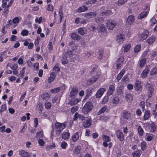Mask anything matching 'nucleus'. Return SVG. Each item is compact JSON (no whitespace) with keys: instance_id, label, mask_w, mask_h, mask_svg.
Masks as SVG:
<instances>
[{"instance_id":"f257e3e1","label":"nucleus","mask_w":157,"mask_h":157,"mask_svg":"<svg viewBox=\"0 0 157 157\" xmlns=\"http://www.w3.org/2000/svg\"><path fill=\"white\" fill-rule=\"evenodd\" d=\"M66 124V122L60 123L57 122L55 124L54 129L56 131L57 136H58L59 135L60 132L65 128Z\"/></svg>"},{"instance_id":"f03ea898","label":"nucleus","mask_w":157,"mask_h":157,"mask_svg":"<svg viewBox=\"0 0 157 157\" xmlns=\"http://www.w3.org/2000/svg\"><path fill=\"white\" fill-rule=\"evenodd\" d=\"M93 107L91 102H86L82 108V112L85 114H87L92 109Z\"/></svg>"},{"instance_id":"7ed1b4c3","label":"nucleus","mask_w":157,"mask_h":157,"mask_svg":"<svg viewBox=\"0 0 157 157\" xmlns=\"http://www.w3.org/2000/svg\"><path fill=\"white\" fill-rule=\"evenodd\" d=\"M147 89V94L148 98H151L154 92L153 87L152 85L147 83L146 85Z\"/></svg>"},{"instance_id":"20e7f679","label":"nucleus","mask_w":157,"mask_h":157,"mask_svg":"<svg viewBox=\"0 0 157 157\" xmlns=\"http://www.w3.org/2000/svg\"><path fill=\"white\" fill-rule=\"evenodd\" d=\"M149 32L147 30H144L142 33H140L138 35V38L140 40H145L148 36Z\"/></svg>"},{"instance_id":"39448f33","label":"nucleus","mask_w":157,"mask_h":157,"mask_svg":"<svg viewBox=\"0 0 157 157\" xmlns=\"http://www.w3.org/2000/svg\"><path fill=\"white\" fill-rule=\"evenodd\" d=\"M116 25V22L112 20L108 21L106 24V27L109 30H112L115 27Z\"/></svg>"},{"instance_id":"423d86ee","label":"nucleus","mask_w":157,"mask_h":157,"mask_svg":"<svg viewBox=\"0 0 157 157\" xmlns=\"http://www.w3.org/2000/svg\"><path fill=\"white\" fill-rule=\"evenodd\" d=\"M72 54V52L70 51H68L66 53L65 55L66 56H65V57H63V58L62 61L63 64H65L67 63H68V58H69V57L71 56Z\"/></svg>"},{"instance_id":"0eeeda50","label":"nucleus","mask_w":157,"mask_h":157,"mask_svg":"<svg viewBox=\"0 0 157 157\" xmlns=\"http://www.w3.org/2000/svg\"><path fill=\"white\" fill-rule=\"evenodd\" d=\"M135 19L134 16L132 15H129L126 19V24L127 25H132L135 22Z\"/></svg>"},{"instance_id":"6e6552de","label":"nucleus","mask_w":157,"mask_h":157,"mask_svg":"<svg viewBox=\"0 0 157 157\" xmlns=\"http://www.w3.org/2000/svg\"><path fill=\"white\" fill-rule=\"evenodd\" d=\"M124 36L123 34H120L116 36V42L119 44H122L124 40Z\"/></svg>"},{"instance_id":"1a4fd4ad","label":"nucleus","mask_w":157,"mask_h":157,"mask_svg":"<svg viewBox=\"0 0 157 157\" xmlns=\"http://www.w3.org/2000/svg\"><path fill=\"white\" fill-rule=\"evenodd\" d=\"M97 30L99 32L101 33H106V29L103 24H100L99 25L97 28Z\"/></svg>"},{"instance_id":"9d476101","label":"nucleus","mask_w":157,"mask_h":157,"mask_svg":"<svg viewBox=\"0 0 157 157\" xmlns=\"http://www.w3.org/2000/svg\"><path fill=\"white\" fill-rule=\"evenodd\" d=\"M19 154L21 157H31L29 153L23 150L19 151Z\"/></svg>"},{"instance_id":"9b49d317","label":"nucleus","mask_w":157,"mask_h":157,"mask_svg":"<svg viewBox=\"0 0 157 157\" xmlns=\"http://www.w3.org/2000/svg\"><path fill=\"white\" fill-rule=\"evenodd\" d=\"M81 133H79L78 132L74 133L71 137L72 140L74 142H76L79 138L81 136Z\"/></svg>"},{"instance_id":"f8f14e48","label":"nucleus","mask_w":157,"mask_h":157,"mask_svg":"<svg viewBox=\"0 0 157 157\" xmlns=\"http://www.w3.org/2000/svg\"><path fill=\"white\" fill-rule=\"evenodd\" d=\"M147 59L145 57H141L139 59V65L140 68L143 67L146 63Z\"/></svg>"},{"instance_id":"ddd939ff","label":"nucleus","mask_w":157,"mask_h":157,"mask_svg":"<svg viewBox=\"0 0 157 157\" xmlns=\"http://www.w3.org/2000/svg\"><path fill=\"white\" fill-rule=\"evenodd\" d=\"M91 121L90 118L85 120L83 123V126L86 128L89 127L91 124Z\"/></svg>"},{"instance_id":"4468645a","label":"nucleus","mask_w":157,"mask_h":157,"mask_svg":"<svg viewBox=\"0 0 157 157\" xmlns=\"http://www.w3.org/2000/svg\"><path fill=\"white\" fill-rule=\"evenodd\" d=\"M102 138L104 140L103 142V145L105 147H106L108 145L107 142L110 141L109 137L108 136L104 135L102 136Z\"/></svg>"},{"instance_id":"2eb2a0df","label":"nucleus","mask_w":157,"mask_h":157,"mask_svg":"<svg viewBox=\"0 0 157 157\" xmlns=\"http://www.w3.org/2000/svg\"><path fill=\"white\" fill-rule=\"evenodd\" d=\"M105 90L104 88H102L98 90L96 94V97L99 98L101 97Z\"/></svg>"},{"instance_id":"dca6fc26","label":"nucleus","mask_w":157,"mask_h":157,"mask_svg":"<svg viewBox=\"0 0 157 157\" xmlns=\"http://www.w3.org/2000/svg\"><path fill=\"white\" fill-rule=\"evenodd\" d=\"M72 99L70 101V104L72 105H75L77 104L80 101L81 99L79 98H71Z\"/></svg>"},{"instance_id":"f3484780","label":"nucleus","mask_w":157,"mask_h":157,"mask_svg":"<svg viewBox=\"0 0 157 157\" xmlns=\"http://www.w3.org/2000/svg\"><path fill=\"white\" fill-rule=\"evenodd\" d=\"M124 59L123 56H121L118 58L117 62V68H119L123 64Z\"/></svg>"},{"instance_id":"a211bd4d","label":"nucleus","mask_w":157,"mask_h":157,"mask_svg":"<svg viewBox=\"0 0 157 157\" xmlns=\"http://www.w3.org/2000/svg\"><path fill=\"white\" fill-rule=\"evenodd\" d=\"M96 13L94 12H90L85 13L84 16L87 18H90L94 17L96 16Z\"/></svg>"},{"instance_id":"6ab92c4d","label":"nucleus","mask_w":157,"mask_h":157,"mask_svg":"<svg viewBox=\"0 0 157 157\" xmlns=\"http://www.w3.org/2000/svg\"><path fill=\"white\" fill-rule=\"evenodd\" d=\"M116 135L118 139L121 141H122L124 140V135L122 133L120 130H117L116 131Z\"/></svg>"},{"instance_id":"aec40b11","label":"nucleus","mask_w":157,"mask_h":157,"mask_svg":"<svg viewBox=\"0 0 157 157\" xmlns=\"http://www.w3.org/2000/svg\"><path fill=\"white\" fill-rule=\"evenodd\" d=\"M98 77V76L92 77L89 81H87L86 84L88 85H90L92 84L97 80Z\"/></svg>"},{"instance_id":"412c9836","label":"nucleus","mask_w":157,"mask_h":157,"mask_svg":"<svg viewBox=\"0 0 157 157\" xmlns=\"http://www.w3.org/2000/svg\"><path fill=\"white\" fill-rule=\"evenodd\" d=\"M71 37L74 40H78L80 39V36L76 33H72L71 35Z\"/></svg>"},{"instance_id":"4be33fe9","label":"nucleus","mask_w":157,"mask_h":157,"mask_svg":"<svg viewBox=\"0 0 157 157\" xmlns=\"http://www.w3.org/2000/svg\"><path fill=\"white\" fill-rule=\"evenodd\" d=\"M148 13V12L147 11H144L141 12L138 16V19H142L144 18L147 15Z\"/></svg>"},{"instance_id":"5701e85b","label":"nucleus","mask_w":157,"mask_h":157,"mask_svg":"<svg viewBox=\"0 0 157 157\" xmlns=\"http://www.w3.org/2000/svg\"><path fill=\"white\" fill-rule=\"evenodd\" d=\"M149 71V70L147 68H146L144 69L141 73L140 76L143 78H145L147 77V74Z\"/></svg>"},{"instance_id":"b1692460","label":"nucleus","mask_w":157,"mask_h":157,"mask_svg":"<svg viewBox=\"0 0 157 157\" xmlns=\"http://www.w3.org/2000/svg\"><path fill=\"white\" fill-rule=\"evenodd\" d=\"M78 90L76 88H74L72 89L71 92L70 96L71 98H73L75 97L77 94Z\"/></svg>"},{"instance_id":"393cba45","label":"nucleus","mask_w":157,"mask_h":157,"mask_svg":"<svg viewBox=\"0 0 157 157\" xmlns=\"http://www.w3.org/2000/svg\"><path fill=\"white\" fill-rule=\"evenodd\" d=\"M156 38L155 36H150L147 40V42L149 44H152L155 40Z\"/></svg>"},{"instance_id":"a878e982","label":"nucleus","mask_w":157,"mask_h":157,"mask_svg":"<svg viewBox=\"0 0 157 157\" xmlns=\"http://www.w3.org/2000/svg\"><path fill=\"white\" fill-rule=\"evenodd\" d=\"M78 33L80 35H83L87 33L86 29V28H80L78 29Z\"/></svg>"},{"instance_id":"bb28decb","label":"nucleus","mask_w":157,"mask_h":157,"mask_svg":"<svg viewBox=\"0 0 157 157\" xmlns=\"http://www.w3.org/2000/svg\"><path fill=\"white\" fill-rule=\"evenodd\" d=\"M56 75L54 74L53 72H51L50 73V75L48 79V82L51 83L55 79Z\"/></svg>"},{"instance_id":"cd10ccee","label":"nucleus","mask_w":157,"mask_h":157,"mask_svg":"<svg viewBox=\"0 0 157 157\" xmlns=\"http://www.w3.org/2000/svg\"><path fill=\"white\" fill-rule=\"evenodd\" d=\"M125 73V70L124 69H122L119 74L118 75L115 80L116 81L118 82L122 78Z\"/></svg>"},{"instance_id":"c85d7f7f","label":"nucleus","mask_w":157,"mask_h":157,"mask_svg":"<svg viewBox=\"0 0 157 157\" xmlns=\"http://www.w3.org/2000/svg\"><path fill=\"white\" fill-rule=\"evenodd\" d=\"M141 83L139 81H136L135 85V89L136 90H138L141 88Z\"/></svg>"},{"instance_id":"c756f323","label":"nucleus","mask_w":157,"mask_h":157,"mask_svg":"<svg viewBox=\"0 0 157 157\" xmlns=\"http://www.w3.org/2000/svg\"><path fill=\"white\" fill-rule=\"evenodd\" d=\"M125 99L128 102H131L133 99V96L130 94H127L125 95Z\"/></svg>"},{"instance_id":"7c9ffc66","label":"nucleus","mask_w":157,"mask_h":157,"mask_svg":"<svg viewBox=\"0 0 157 157\" xmlns=\"http://www.w3.org/2000/svg\"><path fill=\"white\" fill-rule=\"evenodd\" d=\"M87 8L85 6H83L79 7L77 10V11L78 13H81L83 12L86 11L87 10Z\"/></svg>"},{"instance_id":"2f4dec72","label":"nucleus","mask_w":157,"mask_h":157,"mask_svg":"<svg viewBox=\"0 0 157 157\" xmlns=\"http://www.w3.org/2000/svg\"><path fill=\"white\" fill-rule=\"evenodd\" d=\"M141 154V151L140 150H138L134 152L132 155L133 157H140Z\"/></svg>"},{"instance_id":"473e14b6","label":"nucleus","mask_w":157,"mask_h":157,"mask_svg":"<svg viewBox=\"0 0 157 157\" xmlns=\"http://www.w3.org/2000/svg\"><path fill=\"white\" fill-rule=\"evenodd\" d=\"M123 117L126 119H128L131 117L130 112L128 111H124L123 113Z\"/></svg>"},{"instance_id":"72a5a7b5","label":"nucleus","mask_w":157,"mask_h":157,"mask_svg":"<svg viewBox=\"0 0 157 157\" xmlns=\"http://www.w3.org/2000/svg\"><path fill=\"white\" fill-rule=\"evenodd\" d=\"M157 73V67H153L150 71L149 75H154Z\"/></svg>"},{"instance_id":"f704fd0d","label":"nucleus","mask_w":157,"mask_h":157,"mask_svg":"<svg viewBox=\"0 0 157 157\" xmlns=\"http://www.w3.org/2000/svg\"><path fill=\"white\" fill-rule=\"evenodd\" d=\"M115 89V87L113 85H111L109 87L107 93L109 95H111L113 93Z\"/></svg>"},{"instance_id":"c9c22d12","label":"nucleus","mask_w":157,"mask_h":157,"mask_svg":"<svg viewBox=\"0 0 157 157\" xmlns=\"http://www.w3.org/2000/svg\"><path fill=\"white\" fill-rule=\"evenodd\" d=\"M150 115V111H145L144 116V120L146 121Z\"/></svg>"},{"instance_id":"e433bc0d","label":"nucleus","mask_w":157,"mask_h":157,"mask_svg":"<svg viewBox=\"0 0 157 157\" xmlns=\"http://www.w3.org/2000/svg\"><path fill=\"white\" fill-rule=\"evenodd\" d=\"M107 109V107L105 105L104 106L102 107L99 110L98 112V115L104 113Z\"/></svg>"},{"instance_id":"4c0bfd02","label":"nucleus","mask_w":157,"mask_h":157,"mask_svg":"<svg viewBox=\"0 0 157 157\" xmlns=\"http://www.w3.org/2000/svg\"><path fill=\"white\" fill-rule=\"evenodd\" d=\"M70 133L68 132H64L62 135V138L65 140L68 139L70 137Z\"/></svg>"},{"instance_id":"58836bf2","label":"nucleus","mask_w":157,"mask_h":157,"mask_svg":"<svg viewBox=\"0 0 157 157\" xmlns=\"http://www.w3.org/2000/svg\"><path fill=\"white\" fill-rule=\"evenodd\" d=\"M52 70L53 71L51 72H53L54 74L56 75V73L60 71V69L58 66V65H56L53 67Z\"/></svg>"},{"instance_id":"ea45409f","label":"nucleus","mask_w":157,"mask_h":157,"mask_svg":"<svg viewBox=\"0 0 157 157\" xmlns=\"http://www.w3.org/2000/svg\"><path fill=\"white\" fill-rule=\"evenodd\" d=\"M124 47V52H128L129 50H130L131 48V45L129 44H126Z\"/></svg>"},{"instance_id":"a19ab883","label":"nucleus","mask_w":157,"mask_h":157,"mask_svg":"<svg viewBox=\"0 0 157 157\" xmlns=\"http://www.w3.org/2000/svg\"><path fill=\"white\" fill-rule=\"evenodd\" d=\"M119 101V99L118 97H115L113 98L111 100L112 103L113 104L116 105L118 104Z\"/></svg>"},{"instance_id":"79ce46f5","label":"nucleus","mask_w":157,"mask_h":157,"mask_svg":"<svg viewBox=\"0 0 157 157\" xmlns=\"http://www.w3.org/2000/svg\"><path fill=\"white\" fill-rule=\"evenodd\" d=\"M138 133L139 135L142 136L143 135L144 133V130L141 126H139L137 128Z\"/></svg>"},{"instance_id":"37998d69","label":"nucleus","mask_w":157,"mask_h":157,"mask_svg":"<svg viewBox=\"0 0 157 157\" xmlns=\"http://www.w3.org/2000/svg\"><path fill=\"white\" fill-rule=\"evenodd\" d=\"M112 14V12L110 10L103 11L101 13V15L102 16L105 15H109Z\"/></svg>"},{"instance_id":"c03bdc74","label":"nucleus","mask_w":157,"mask_h":157,"mask_svg":"<svg viewBox=\"0 0 157 157\" xmlns=\"http://www.w3.org/2000/svg\"><path fill=\"white\" fill-rule=\"evenodd\" d=\"M29 33V32L27 30L23 29L22 31L21 34L23 36H26L28 35Z\"/></svg>"},{"instance_id":"a18cd8bd","label":"nucleus","mask_w":157,"mask_h":157,"mask_svg":"<svg viewBox=\"0 0 157 157\" xmlns=\"http://www.w3.org/2000/svg\"><path fill=\"white\" fill-rule=\"evenodd\" d=\"M36 137L37 138L41 139L42 138L43 139L44 137L43 134V132L42 131H40L39 132H37L36 133Z\"/></svg>"},{"instance_id":"49530a36","label":"nucleus","mask_w":157,"mask_h":157,"mask_svg":"<svg viewBox=\"0 0 157 157\" xmlns=\"http://www.w3.org/2000/svg\"><path fill=\"white\" fill-rule=\"evenodd\" d=\"M157 22V21L154 17H152L150 20V24L151 26H152Z\"/></svg>"},{"instance_id":"de8ad7c7","label":"nucleus","mask_w":157,"mask_h":157,"mask_svg":"<svg viewBox=\"0 0 157 157\" xmlns=\"http://www.w3.org/2000/svg\"><path fill=\"white\" fill-rule=\"evenodd\" d=\"M133 140H132V142L136 144H139V140L137 136H134L133 138Z\"/></svg>"},{"instance_id":"09e8293b","label":"nucleus","mask_w":157,"mask_h":157,"mask_svg":"<svg viewBox=\"0 0 157 157\" xmlns=\"http://www.w3.org/2000/svg\"><path fill=\"white\" fill-rule=\"evenodd\" d=\"M13 2V0H10V1L9 2V3L8 5L5 8V10L4 11L5 13H7L8 12V8L10 6L12 5V4Z\"/></svg>"},{"instance_id":"8fccbe9b","label":"nucleus","mask_w":157,"mask_h":157,"mask_svg":"<svg viewBox=\"0 0 157 157\" xmlns=\"http://www.w3.org/2000/svg\"><path fill=\"white\" fill-rule=\"evenodd\" d=\"M141 149L144 151L146 149V143L144 141H143L141 144Z\"/></svg>"},{"instance_id":"3c124183","label":"nucleus","mask_w":157,"mask_h":157,"mask_svg":"<svg viewBox=\"0 0 157 157\" xmlns=\"http://www.w3.org/2000/svg\"><path fill=\"white\" fill-rule=\"evenodd\" d=\"M104 20V18L101 17H98L95 18V20L98 23L103 21Z\"/></svg>"},{"instance_id":"603ef678","label":"nucleus","mask_w":157,"mask_h":157,"mask_svg":"<svg viewBox=\"0 0 157 157\" xmlns=\"http://www.w3.org/2000/svg\"><path fill=\"white\" fill-rule=\"evenodd\" d=\"M141 46L140 45H136L134 48V52H138L141 49Z\"/></svg>"},{"instance_id":"864d4df0","label":"nucleus","mask_w":157,"mask_h":157,"mask_svg":"<svg viewBox=\"0 0 157 157\" xmlns=\"http://www.w3.org/2000/svg\"><path fill=\"white\" fill-rule=\"evenodd\" d=\"M53 45L52 42H50L48 44V48L50 52H52L53 50Z\"/></svg>"},{"instance_id":"5fc2aeb1","label":"nucleus","mask_w":157,"mask_h":157,"mask_svg":"<svg viewBox=\"0 0 157 157\" xmlns=\"http://www.w3.org/2000/svg\"><path fill=\"white\" fill-rule=\"evenodd\" d=\"M145 138L147 141H150L152 140V137L151 136L147 133L145 136Z\"/></svg>"},{"instance_id":"6e6d98bb","label":"nucleus","mask_w":157,"mask_h":157,"mask_svg":"<svg viewBox=\"0 0 157 157\" xmlns=\"http://www.w3.org/2000/svg\"><path fill=\"white\" fill-rule=\"evenodd\" d=\"M42 17L41 16L40 17L39 19L38 17H36L35 20V21L36 23H38L39 24H40L42 22Z\"/></svg>"},{"instance_id":"4d7b16f0","label":"nucleus","mask_w":157,"mask_h":157,"mask_svg":"<svg viewBox=\"0 0 157 157\" xmlns=\"http://www.w3.org/2000/svg\"><path fill=\"white\" fill-rule=\"evenodd\" d=\"M49 97V94L47 93L44 92L43 93V98L45 100H48Z\"/></svg>"},{"instance_id":"13d9d810","label":"nucleus","mask_w":157,"mask_h":157,"mask_svg":"<svg viewBox=\"0 0 157 157\" xmlns=\"http://www.w3.org/2000/svg\"><path fill=\"white\" fill-rule=\"evenodd\" d=\"M47 10L53 12V6L52 5L49 4L47 7Z\"/></svg>"},{"instance_id":"bf43d9fd","label":"nucleus","mask_w":157,"mask_h":157,"mask_svg":"<svg viewBox=\"0 0 157 157\" xmlns=\"http://www.w3.org/2000/svg\"><path fill=\"white\" fill-rule=\"evenodd\" d=\"M127 0H119L115 2L116 3L118 2L117 4L119 5H121L124 4L127 1Z\"/></svg>"},{"instance_id":"052dcab7","label":"nucleus","mask_w":157,"mask_h":157,"mask_svg":"<svg viewBox=\"0 0 157 157\" xmlns=\"http://www.w3.org/2000/svg\"><path fill=\"white\" fill-rule=\"evenodd\" d=\"M39 63H36L34 65L33 69L34 71H37L39 69Z\"/></svg>"},{"instance_id":"680f3d73","label":"nucleus","mask_w":157,"mask_h":157,"mask_svg":"<svg viewBox=\"0 0 157 157\" xmlns=\"http://www.w3.org/2000/svg\"><path fill=\"white\" fill-rule=\"evenodd\" d=\"M59 13L60 16V22L61 23L63 17V13L61 10H59Z\"/></svg>"},{"instance_id":"e2e57ef3","label":"nucleus","mask_w":157,"mask_h":157,"mask_svg":"<svg viewBox=\"0 0 157 157\" xmlns=\"http://www.w3.org/2000/svg\"><path fill=\"white\" fill-rule=\"evenodd\" d=\"M59 91H60V88L58 87L52 89L51 90V92L53 93H57Z\"/></svg>"},{"instance_id":"0e129e2a","label":"nucleus","mask_w":157,"mask_h":157,"mask_svg":"<svg viewBox=\"0 0 157 157\" xmlns=\"http://www.w3.org/2000/svg\"><path fill=\"white\" fill-rule=\"evenodd\" d=\"M156 130V127L154 124H151V131L152 132H154Z\"/></svg>"},{"instance_id":"69168bd1","label":"nucleus","mask_w":157,"mask_h":157,"mask_svg":"<svg viewBox=\"0 0 157 157\" xmlns=\"http://www.w3.org/2000/svg\"><path fill=\"white\" fill-rule=\"evenodd\" d=\"M100 119L101 120L106 121L109 120V118L105 116H101L100 117Z\"/></svg>"},{"instance_id":"338daca9","label":"nucleus","mask_w":157,"mask_h":157,"mask_svg":"<svg viewBox=\"0 0 157 157\" xmlns=\"http://www.w3.org/2000/svg\"><path fill=\"white\" fill-rule=\"evenodd\" d=\"M37 109H38L40 111H41L43 109L42 104L41 103H40L36 106Z\"/></svg>"},{"instance_id":"774afa93","label":"nucleus","mask_w":157,"mask_h":157,"mask_svg":"<svg viewBox=\"0 0 157 157\" xmlns=\"http://www.w3.org/2000/svg\"><path fill=\"white\" fill-rule=\"evenodd\" d=\"M67 144L65 142H62L61 144V147L63 149H65L67 147Z\"/></svg>"}]
</instances>
